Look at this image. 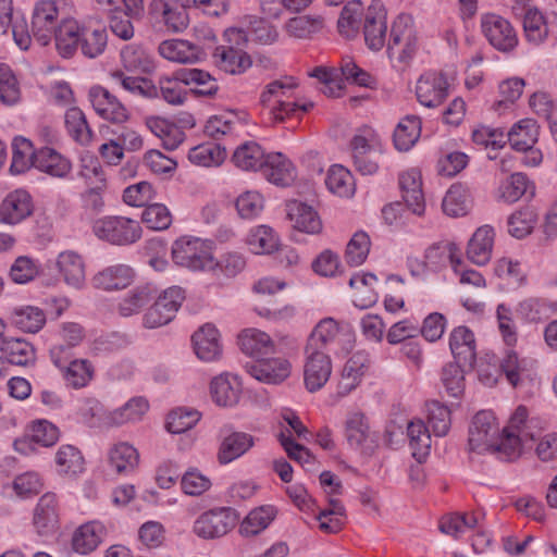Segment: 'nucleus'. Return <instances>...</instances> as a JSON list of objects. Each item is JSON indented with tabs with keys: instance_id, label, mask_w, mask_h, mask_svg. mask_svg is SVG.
Segmentation results:
<instances>
[{
	"instance_id": "f257e3e1",
	"label": "nucleus",
	"mask_w": 557,
	"mask_h": 557,
	"mask_svg": "<svg viewBox=\"0 0 557 557\" xmlns=\"http://www.w3.org/2000/svg\"><path fill=\"white\" fill-rule=\"evenodd\" d=\"M108 44L106 27L96 25H81L74 20H64L59 25L55 35V48L61 57L72 58L78 48L90 59L102 54Z\"/></svg>"
},
{
	"instance_id": "f03ea898",
	"label": "nucleus",
	"mask_w": 557,
	"mask_h": 557,
	"mask_svg": "<svg viewBox=\"0 0 557 557\" xmlns=\"http://www.w3.org/2000/svg\"><path fill=\"white\" fill-rule=\"evenodd\" d=\"M419 50L418 33L413 18L408 14H399L391 29L387 53L400 70L406 69Z\"/></svg>"
},
{
	"instance_id": "7ed1b4c3",
	"label": "nucleus",
	"mask_w": 557,
	"mask_h": 557,
	"mask_svg": "<svg viewBox=\"0 0 557 557\" xmlns=\"http://www.w3.org/2000/svg\"><path fill=\"white\" fill-rule=\"evenodd\" d=\"M469 449L478 454H496L504 460L503 433L492 411L481 410L469 426Z\"/></svg>"
},
{
	"instance_id": "20e7f679",
	"label": "nucleus",
	"mask_w": 557,
	"mask_h": 557,
	"mask_svg": "<svg viewBox=\"0 0 557 557\" xmlns=\"http://www.w3.org/2000/svg\"><path fill=\"white\" fill-rule=\"evenodd\" d=\"M92 230L99 239L117 246L134 244L141 237V227L137 221L119 215L96 220Z\"/></svg>"
},
{
	"instance_id": "39448f33",
	"label": "nucleus",
	"mask_w": 557,
	"mask_h": 557,
	"mask_svg": "<svg viewBox=\"0 0 557 557\" xmlns=\"http://www.w3.org/2000/svg\"><path fill=\"white\" fill-rule=\"evenodd\" d=\"M172 259L175 264L198 271L213 269L210 246L197 237L183 236L172 245Z\"/></svg>"
},
{
	"instance_id": "423d86ee",
	"label": "nucleus",
	"mask_w": 557,
	"mask_h": 557,
	"mask_svg": "<svg viewBox=\"0 0 557 557\" xmlns=\"http://www.w3.org/2000/svg\"><path fill=\"white\" fill-rule=\"evenodd\" d=\"M148 15L156 28L173 34L183 33L189 25L185 4L174 1L151 0Z\"/></svg>"
},
{
	"instance_id": "0eeeda50",
	"label": "nucleus",
	"mask_w": 557,
	"mask_h": 557,
	"mask_svg": "<svg viewBox=\"0 0 557 557\" xmlns=\"http://www.w3.org/2000/svg\"><path fill=\"white\" fill-rule=\"evenodd\" d=\"M72 9L71 0H40L37 2V44L47 46L58 34L59 18L62 22Z\"/></svg>"
},
{
	"instance_id": "6e6552de",
	"label": "nucleus",
	"mask_w": 557,
	"mask_h": 557,
	"mask_svg": "<svg viewBox=\"0 0 557 557\" xmlns=\"http://www.w3.org/2000/svg\"><path fill=\"white\" fill-rule=\"evenodd\" d=\"M239 515L230 507L211 509L200 515L194 523V532L201 539L212 540L227 534L238 522Z\"/></svg>"
},
{
	"instance_id": "1a4fd4ad",
	"label": "nucleus",
	"mask_w": 557,
	"mask_h": 557,
	"mask_svg": "<svg viewBox=\"0 0 557 557\" xmlns=\"http://www.w3.org/2000/svg\"><path fill=\"white\" fill-rule=\"evenodd\" d=\"M294 87L282 81H273L265 86L260 96V103L269 108L270 124L275 125L284 122L287 117L295 115L298 111V103L285 101L284 97Z\"/></svg>"
},
{
	"instance_id": "9d476101",
	"label": "nucleus",
	"mask_w": 557,
	"mask_h": 557,
	"mask_svg": "<svg viewBox=\"0 0 557 557\" xmlns=\"http://www.w3.org/2000/svg\"><path fill=\"white\" fill-rule=\"evenodd\" d=\"M481 28L490 45L500 52H511L518 46L516 29L505 17L488 13L481 18Z\"/></svg>"
},
{
	"instance_id": "9b49d317",
	"label": "nucleus",
	"mask_w": 557,
	"mask_h": 557,
	"mask_svg": "<svg viewBox=\"0 0 557 557\" xmlns=\"http://www.w3.org/2000/svg\"><path fill=\"white\" fill-rule=\"evenodd\" d=\"M181 287L173 286L165 289L144 317V325L149 329L160 327L171 322L184 300Z\"/></svg>"
},
{
	"instance_id": "f8f14e48",
	"label": "nucleus",
	"mask_w": 557,
	"mask_h": 557,
	"mask_svg": "<svg viewBox=\"0 0 557 557\" xmlns=\"http://www.w3.org/2000/svg\"><path fill=\"white\" fill-rule=\"evenodd\" d=\"M539 137V126L532 119H523L516 123L507 133V139L517 151L529 152L523 159L528 165H537L542 161L540 150H534Z\"/></svg>"
},
{
	"instance_id": "ddd939ff",
	"label": "nucleus",
	"mask_w": 557,
	"mask_h": 557,
	"mask_svg": "<svg viewBox=\"0 0 557 557\" xmlns=\"http://www.w3.org/2000/svg\"><path fill=\"white\" fill-rule=\"evenodd\" d=\"M528 410L519 406L503 429L504 460H512L520 455L523 442L530 436L525 430Z\"/></svg>"
},
{
	"instance_id": "4468645a",
	"label": "nucleus",
	"mask_w": 557,
	"mask_h": 557,
	"mask_svg": "<svg viewBox=\"0 0 557 557\" xmlns=\"http://www.w3.org/2000/svg\"><path fill=\"white\" fill-rule=\"evenodd\" d=\"M89 101L96 113L112 123H124L128 120L125 106L107 88L96 85L89 89Z\"/></svg>"
},
{
	"instance_id": "2eb2a0df",
	"label": "nucleus",
	"mask_w": 557,
	"mask_h": 557,
	"mask_svg": "<svg viewBox=\"0 0 557 557\" xmlns=\"http://www.w3.org/2000/svg\"><path fill=\"white\" fill-rule=\"evenodd\" d=\"M304 383L308 392L320 391L332 374V361L325 351H306Z\"/></svg>"
},
{
	"instance_id": "dca6fc26",
	"label": "nucleus",
	"mask_w": 557,
	"mask_h": 557,
	"mask_svg": "<svg viewBox=\"0 0 557 557\" xmlns=\"http://www.w3.org/2000/svg\"><path fill=\"white\" fill-rule=\"evenodd\" d=\"M448 87L442 72H426L417 82V99L426 108H436L447 98Z\"/></svg>"
},
{
	"instance_id": "f3484780",
	"label": "nucleus",
	"mask_w": 557,
	"mask_h": 557,
	"mask_svg": "<svg viewBox=\"0 0 557 557\" xmlns=\"http://www.w3.org/2000/svg\"><path fill=\"white\" fill-rule=\"evenodd\" d=\"M246 372L267 384H280L290 374V363L283 358L257 359L245 364Z\"/></svg>"
},
{
	"instance_id": "a211bd4d",
	"label": "nucleus",
	"mask_w": 557,
	"mask_h": 557,
	"mask_svg": "<svg viewBox=\"0 0 557 557\" xmlns=\"http://www.w3.org/2000/svg\"><path fill=\"white\" fill-rule=\"evenodd\" d=\"M386 11L380 2H374L364 14L363 35L367 46L374 51L382 49L386 39Z\"/></svg>"
},
{
	"instance_id": "6ab92c4d",
	"label": "nucleus",
	"mask_w": 557,
	"mask_h": 557,
	"mask_svg": "<svg viewBox=\"0 0 557 557\" xmlns=\"http://www.w3.org/2000/svg\"><path fill=\"white\" fill-rule=\"evenodd\" d=\"M13 0H0V32L7 34L12 28L13 39L21 50H27L32 45V35L23 17L13 20Z\"/></svg>"
},
{
	"instance_id": "aec40b11",
	"label": "nucleus",
	"mask_w": 557,
	"mask_h": 557,
	"mask_svg": "<svg viewBox=\"0 0 557 557\" xmlns=\"http://www.w3.org/2000/svg\"><path fill=\"white\" fill-rule=\"evenodd\" d=\"M350 148L356 171L362 175L376 173L379 156L367 135L356 134L350 140Z\"/></svg>"
},
{
	"instance_id": "412c9836",
	"label": "nucleus",
	"mask_w": 557,
	"mask_h": 557,
	"mask_svg": "<svg viewBox=\"0 0 557 557\" xmlns=\"http://www.w3.org/2000/svg\"><path fill=\"white\" fill-rule=\"evenodd\" d=\"M212 400L220 407H233L240 398L242 383L237 375L222 373L210 383Z\"/></svg>"
},
{
	"instance_id": "4be33fe9",
	"label": "nucleus",
	"mask_w": 557,
	"mask_h": 557,
	"mask_svg": "<svg viewBox=\"0 0 557 557\" xmlns=\"http://www.w3.org/2000/svg\"><path fill=\"white\" fill-rule=\"evenodd\" d=\"M33 211V199L24 189H16L7 195L0 207V220L15 224L28 216Z\"/></svg>"
},
{
	"instance_id": "5701e85b",
	"label": "nucleus",
	"mask_w": 557,
	"mask_h": 557,
	"mask_svg": "<svg viewBox=\"0 0 557 557\" xmlns=\"http://www.w3.org/2000/svg\"><path fill=\"white\" fill-rule=\"evenodd\" d=\"M159 53L164 59L177 63H195L206 55L202 47L183 39L162 41L159 45Z\"/></svg>"
},
{
	"instance_id": "b1692460",
	"label": "nucleus",
	"mask_w": 557,
	"mask_h": 557,
	"mask_svg": "<svg viewBox=\"0 0 557 557\" xmlns=\"http://www.w3.org/2000/svg\"><path fill=\"white\" fill-rule=\"evenodd\" d=\"M449 347L456 361L472 368L475 362V338L473 332L460 325L453 330L449 337Z\"/></svg>"
},
{
	"instance_id": "393cba45",
	"label": "nucleus",
	"mask_w": 557,
	"mask_h": 557,
	"mask_svg": "<svg viewBox=\"0 0 557 557\" xmlns=\"http://www.w3.org/2000/svg\"><path fill=\"white\" fill-rule=\"evenodd\" d=\"M345 434L351 447L367 453L373 450L374 440L363 413L351 412L348 414L345 423Z\"/></svg>"
},
{
	"instance_id": "a878e982",
	"label": "nucleus",
	"mask_w": 557,
	"mask_h": 557,
	"mask_svg": "<svg viewBox=\"0 0 557 557\" xmlns=\"http://www.w3.org/2000/svg\"><path fill=\"white\" fill-rule=\"evenodd\" d=\"M72 170L71 161L51 146L37 149V171L53 178H65Z\"/></svg>"
},
{
	"instance_id": "bb28decb",
	"label": "nucleus",
	"mask_w": 557,
	"mask_h": 557,
	"mask_svg": "<svg viewBox=\"0 0 557 557\" xmlns=\"http://www.w3.org/2000/svg\"><path fill=\"white\" fill-rule=\"evenodd\" d=\"M57 268L66 285L76 289L84 286L86 280L85 262L81 255L72 250L59 253Z\"/></svg>"
},
{
	"instance_id": "cd10ccee",
	"label": "nucleus",
	"mask_w": 557,
	"mask_h": 557,
	"mask_svg": "<svg viewBox=\"0 0 557 557\" xmlns=\"http://www.w3.org/2000/svg\"><path fill=\"white\" fill-rule=\"evenodd\" d=\"M399 186L408 209L417 215H422L425 210V201L420 173L416 170L403 173L399 176Z\"/></svg>"
},
{
	"instance_id": "c85d7f7f",
	"label": "nucleus",
	"mask_w": 557,
	"mask_h": 557,
	"mask_svg": "<svg viewBox=\"0 0 557 557\" xmlns=\"http://www.w3.org/2000/svg\"><path fill=\"white\" fill-rule=\"evenodd\" d=\"M219 331L212 324H205L193 335L194 349L203 361H213L222 354Z\"/></svg>"
},
{
	"instance_id": "c756f323",
	"label": "nucleus",
	"mask_w": 557,
	"mask_h": 557,
	"mask_svg": "<svg viewBox=\"0 0 557 557\" xmlns=\"http://www.w3.org/2000/svg\"><path fill=\"white\" fill-rule=\"evenodd\" d=\"M494 230L488 225L479 227L468 244V259L478 265L486 264L492 257Z\"/></svg>"
},
{
	"instance_id": "7c9ffc66",
	"label": "nucleus",
	"mask_w": 557,
	"mask_h": 557,
	"mask_svg": "<svg viewBox=\"0 0 557 557\" xmlns=\"http://www.w3.org/2000/svg\"><path fill=\"white\" fill-rule=\"evenodd\" d=\"M265 178L277 186H288L296 177L293 163L282 153H270L262 168Z\"/></svg>"
},
{
	"instance_id": "2f4dec72",
	"label": "nucleus",
	"mask_w": 557,
	"mask_h": 557,
	"mask_svg": "<svg viewBox=\"0 0 557 557\" xmlns=\"http://www.w3.org/2000/svg\"><path fill=\"white\" fill-rule=\"evenodd\" d=\"M213 58L220 70L232 75L242 74L251 65L250 57L233 46L216 47Z\"/></svg>"
},
{
	"instance_id": "473e14b6",
	"label": "nucleus",
	"mask_w": 557,
	"mask_h": 557,
	"mask_svg": "<svg viewBox=\"0 0 557 557\" xmlns=\"http://www.w3.org/2000/svg\"><path fill=\"white\" fill-rule=\"evenodd\" d=\"M110 467L117 474L133 473L139 465V453L132 444L120 442L114 444L108 453Z\"/></svg>"
},
{
	"instance_id": "72a5a7b5",
	"label": "nucleus",
	"mask_w": 557,
	"mask_h": 557,
	"mask_svg": "<svg viewBox=\"0 0 557 557\" xmlns=\"http://www.w3.org/2000/svg\"><path fill=\"white\" fill-rule=\"evenodd\" d=\"M134 277V272L126 264H114L99 271L92 278L96 288L104 290L121 289L128 286Z\"/></svg>"
},
{
	"instance_id": "f704fd0d",
	"label": "nucleus",
	"mask_w": 557,
	"mask_h": 557,
	"mask_svg": "<svg viewBox=\"0 0 557 557\" xmlns=\"http://www.w3.org/2000/svg\"><path fill=\"white\" fill-rule=\"evenodd\" d=\"M255 445L252 435L244 432H233L220 445L218 460L227 465L246 454Z\"/></svg>"
},
{
	"instance_id": "c9c22d12",
	"label": "nucleus",
	"mask_w": 557,
	"mask_h": 557,
	"mask_svg": "<svg viewBox=\"0 0 557 557\" xmlns=\"http://www.w3.org/2000/svg\"><path fill=\"white\" fill-rule=\"evenodd\" d=\"M238 344L243 352L258 359L274 350V343L271 337L257 329L243 331L238 337Z\"/></svg>"
},
{
	"instance_id": "e433bc0d",
	"label": "nucleus",
	"mask_w": 557,
	"mask_h": 557,
	"mask_svg": "<svg viewBox=\"0 0 557 557\" xmlns=\"http://www.w3.org/2000/svg\"><path fill=\"white\" fill-rule=\"evenodd\" d=\"M147 127L161 139L168 150L176 149L185 139V133L175 123L159 116L146 120Z\"/></svg>"
},
{
	"instance_id": "4c0bfd02",
	"label": "nucleus",
	"mask_w": 557,
	"mask_h": 557,
	"mask_svg": "<svg viewBox=\"0 0 557 557\" xmlns=\"http://www.w3.org/2000/svg\"><path fill=\"white\" fill-rule=\"evenodd\" d=\"M288 216L293 226L298 231L317 234L322 228V222L314 209L302 202H292L288 206Z\"/></svg>"
},
{
	"instance_id": "58836bf2",
	"label": "nucleus",
	"mask_w": 557,
	"mask_h": 557,
	"mask_svg": "<svg viewBox=\"0 0 557 557\" xmlns=\"http://www.w3.org/2000/svg\"><path fill=\"white\" fill-rule=\"evenodd\" d=\"M232 161L242 170L257 171L265 164L267 156L258 143L246 141L236 148Z\"/></svg>"
},
{
	"instance_id": "ea45409f",
	"label": "nucleus",
	"mask_w": 557,
	"mask_h": 557,
	"mask_svg": "<svg viewBox=\"0 0 557 557\" xmlns=\"http://www.w3.org/2000/svg\"><path fill=\"white\" fill-rule=\"evenodd\" d=\"M156 288L150 285H141L131 289L119 302L117 310L123 317L137 314L156 296Z\"/></svg>"
},
{
	"instance_id": "a19ab883",
	"label": "nucleus",
	"mask_w": 557,
	"mask_h": 557,
	"mask_svg": "<svg viewBox=\"0 0 557 557\" xmlns=\"http://www.w3.org/2000/svg\"><path fill=\"white\" fill-rule=\"evenodd\" d=\"M58 524L57 497L53 493H46L37 503V533H53L58 529Z\"/></svg>"
},
{
	"instance_id": "79ce46f5",
	"label": "nucleus",
	"mask_w": 557,
	"mask_h": 557,
	"mask_svg": "<svg viewBox=\"0 0 557 557\" xmlns=\"http://www.w3.org/2000/svg\"><path fill=\"white\" fill-rule=\"evenodd\" d=\"M421 135V120L417 115H407L396 126L393 135L395 148L408 151Z\"/></svg>"
},
{
	"instance_id": "37998d69",
	"label": "nucleus",
	"mask_w": 557,
	"mask_h": 557,
	"mask_svg": "<svg viewBox=\"0 0 557 557\" xmlns=\"http://www.w3.org/2000/svg\"><path fill=\"white\" fill-rule=\"evenodd\" d=\"M149 405L143 397H134L124 406L110 411L107 428L120 426L125 423L139 421L147 412Z\"/></svg>"
},
{
	"instance_id": "c03bdc74",
	"label": "nucleus",
	"mask_w": 557,
	"mask_h": 557,
	"mask_svg": "<svg viewBox=\"0 0 557 557\" xmlns=\"http://www.w3.org/2000/svg\"><path fill=\"white\" fill-rule=\"evenodd\" d=\"M458 248L453 243H436L430 246L424 253V259L429 268L437 270L445 267L447 263L451 264L455 272H458L460 260L457 257Z\"/></svg>"
},
{
	"instance_id": "a18cd8bd",
	"label": "nucleus",
	"mask_w": 557,
	"mask_h": 557,
	"mask_svg": "<svg viewBox=\"0 0 557 557\" xmlns=\"http://www.w3.org/2000/svg\"><path fill=\"white\" fill-rule=\"evenodd\" d=\"M35 160V150L32 140L15 136L12 140V162L10 172L14 175L27 172Z\"/></svg>"
},
{
	"instance_id": "49530a36",
	"label": "nucleus",
	"mask_w": 557,
	"mask_h": 557,
	"mask_svg": "<svg viewBox=\"0 0 557 557\" xmlns=\"http://www.w3.org/2000/svg\"><path fill=\"white\" fill-rule=\"evenodd\" d=\"M407 434L413 458L422 462L430 454L431 449V434L429 428L422 420L411 421L407 426Z\"/></svg>"
},
{
	"instance_id": "de8ad7c7",
	"label": "nucleus",
	"mask_w": 557,
	"mask_h": 557,
	"mask_svg": "<svg viewBox=\"0 0 557 557\" xmlns=\"http://www.w3.org/2000/svg\"><path fill=\"white\" fill-rule=\"evenodd\" d=\"M442 207L443 211L449 216L466 215L471 207L468 188L461 184L451 185L443 199Z\"/></svg>"
},
{
	"instance_id": "09e8293b",
	"label": "nucleus",
	"mask_w": 557,
	"mask_h": 557,
	"mask_svg": "<svg viewBox=\"0 0 557 557\" xmlns=\"http://www.w3.org/2000/svg\"><path fill=\"white\" fill-rule=\"evenodd\" d=\"M64 123L69 135L76 143L81 145L90 143L92 132L88 125L85 113L78 107H71L65 111Z\"/></svg>"
},
{
	"instance_id": "8fccbe9b",
	"label": "nucleus",
	"mask_w": 557,
	"mask_h": 557,
	"mask_svg": "<svg viewBox=\"0 0 557 557\" xmlns=\"http://www.w3.org/2000/svg\"><path fill=\"white\" fill-rule=\"evenodd\" d=\"M103 527L98 522H88L79 527L73 535L72 545L75 552L88 554L101 542Z\"/></svg>"
},
{
	"instance_id": "3c124183",
	"label": "nucleus",
	"mask_w": 557,
	"mask_h": 557,
	"mask_svg": "<svg viewBox=\"0 0 557 557\" xmlns=\"http://www.w3.org/2000/svg\"><path fill=\"white\" fill-rule=\"evenodd\" d=\"M184 85H194L193 91L200 96L212 97L219 90L216 79L208 72L199 69L181 70Z\"/></svg>"
},
{
	"instance_id": "603ef678",
	"label": "nucleus",
	"mask_w": 557,
	"mask_h": 557,
	"mask_svg": "<svg viewBox=\"0 0 557 557\" xmlns=\"http://www.w3.org/2000/svg\"><path fill=\"white\" fill-rule=\"evenodd\" d=\"M537 218V212L533 207L517 210L508 218L509 234L519 239L527 237L532 233Z\"/></svg>"
},
{
	"instance_id": "864d4df0",
	"label": "nucleus",
	"mask_w": 557,
	"mask_h": 557,
	"mask_svg": "<svg viewBox=\"0 0 557 557\" xmlns=\"http://www.w3.org/2000/svg\"><path fill=\"white\" fill-rule=\"evenodd\" d=\"M275 517L272 506H262L251 510L240 524L239 532L244 536H253L268 528Z\"/></svg>"
},
{
	"instance_id": "5fc2aeb1",
	"label": "nucleus",
	"mask_w": 557,
	"mask_h": 557,
	"mask_svg": "<svg viewBox=\"0 0 557 557\" xmlns=\"http://www.w3.org/2000/svg\"><path fill=\"white\" fill-rule=\"evenodd\" d=\"M226 157L225 148L214 143L201 144L190 149L188 159L199 166L220 165Z\"/></svg>"
},
{
	"instance_id": "6e6d98bb",
	"label": "nucleus",
	"mask_w": 557,
	"mask_h": 557,
	"mask_svg": "<svg viewBox=\"0 0 557 557\" xmlns=\"http://www.w3.org/2000/svg\"><path fill=\"white\" fill-rule=\"evenodd\" d=\"M338 334V326L333 319H324L318 323L310 334L306 351H324L327 344L333 342Z\"/></svg>"
},
{
	"instance_id": "4d7b16f0",
	"label": "nucleus",
	"mask_w": 557,
	"mask_h": 557,
	"mask_svg": "<svg viewBox=\"0 0 557 557\" xmlns=\"http://www.w3.org/2000/svg\"><path fill=\"white\" fill-rule=\"evenodd\" d=\"M523 30L527 40L536 46L547 38L548 27L545 17L536 8H529L524 14Z\"/></svg>"
},
{
	"instance_id": "13d9d810",
	"label": "nucleus",
	"mask_w": 557,
	"mask_h": 557,
	"mask_svg": "<svg viewBox=\"0 0 557 557\" xmlns=\"http://www.w3.org/2000/svg\"><path fill=\"white\" fill-rule=\"evenodd\" d=\"M362 16V4L360 1L348 2L342 10L337 21V27L341 35L346 38L357 36Z\"/></svg>"
},
{
	"instance_id": "bf43d9fd",
	"label": "nucleus",
	"mask_w": 557,
	"mask_h": 557,
	"mask_svg": "<svg viewBox=\"0 0 557 557\" xmlns=\"http://www.w3.org/2000/svg\"><path fill=\"white\" fill-rule=\"evenodd\" d=\"M323 28L321 16L300 15L290 18L286 24L289 36L298 39H308Z\"/></svg>"
},
{
	"instance_id": "052dcab7",
	"label": "nucleus",
	"mask_w": 557,
	"mask_h": 557,
	"mask_svg": "<svg viewBox=\"0 0 557 557\" xmlns=\"http://www.w3.org/2000/svg\"><path fill=\"white\" fill-rule=\"evenodd\" d=\"M55 465L59 473L77 474L84 470V458L76 447L63 445L57 451Z\"/></svg>"
},
{
	"instance_id": "680f3d73",
	"label": "nucleus",
	"mask_w": 557,
	"mask_h": 557,
	"mask_svg": "<svg viewBox=\"0 0 557 557\" xmlns=\"http://www.w3.org/2000/svg\"><path fill=\"white\" fill-rule=\"evenodd\" d=\"M479 519L470 513H450L443 517L440 521V531L444 534L458 537L467 530H472L478 525Z\"/></svg>"
},
{
	"instance_id": "e2e57ef3",
	"label": "nucleus",
	"mask_w": 557,
	"mask_h": 557,
	"mask_svg": "<svg viewBox=\"0 0 557 557\" xmlns=\"http://www.w3.org/2000/svg\"><path fill=\"white\" fill-rule=\"evenodd\" d=\"M326 187L341 197H349L354 193L350 172L343 165H332L325 178Z\"/></svg>"
},
{
	"instance_id": "0e129e2a",
	"label": "nucleus",
	"mask_w": 557,
	"mask_h": 557,
	"mask_svg": "<svg viewBox=\"0 0 557 557\" xmlns=\"http://www.w3.org/2000/svg\"><path fill=\"white\" fill-rule=\"evenodd\" d=\"M428 422L435 436H445L451 424L450 410L437 400L428 405Z\"/></svg>"
},
{
	"instance_id": "69168bd1",
	"label": "nucleus",
	"mask_w": 557,
	"mask_h": 557,
	"mask_svg": "<svg viewBox=\"0 0 557 557\" xmlns=\"http://www.w3.org/2000/svg\"><path fill=\"white\" fill-rule=\"evenodd\" d=\"M250 250L256 255L271 253L278 245L273 230L265 225H260L253 230L248 237Z\"/></svg>"
},
{
	"instance_id": "338daca9",
	"label": "nucleus",
	"mask_w": 557,
	"mask_h": 557,
	"mask_svg": "<svg viewBox=\"0 0 557 557\" xmlns=\"http://www.w3.org/2000/svg\"><path fill=\"white\" fill-rule=\"evenodd\" d=\"M199 420L200 413L197 410L177 408L169 413L166 429L173 434H181L195 426Z\"/></svg>"
},
{
	"instance_id": "774afa93",
	"label": "nucleus",
	"mask_w": 557,
	"mask_h": 557,
	"mask_svg": "<svg viewBox=\"0 0 557 557\" xmlns=\"http://www.w3.org/2000/svg\"><path fill=\"white\" fill-rule=\"evenodd\" d=\"M64 369V379L74 388L86 386L94 373L90 362L86 359L72 360Z\"/></svg>"
}]
</instances>
